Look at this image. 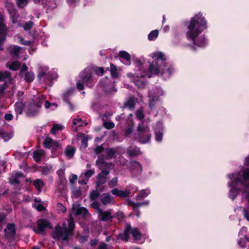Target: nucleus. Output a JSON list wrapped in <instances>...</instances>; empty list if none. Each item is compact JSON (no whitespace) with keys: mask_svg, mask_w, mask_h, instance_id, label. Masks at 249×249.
Here are the masks:
<instances>
[{"mask_svg":"<svg viewBox=\"0 0 249 249\" xmlns=\"http://www.w3.org/2000/svg\"><path fill=\"white\" fill-rule=\"evenodd\" d=\"M207 21L202 14L199 13L192 17L188 25V31L186 35L193 44L199 47H205L207 41L204 35L198 37L204 30L207 29Z\"/></svg>","mask_w":249,"mask_h":249,"instance_id":"f257e3e1","label":"nucleus"},{"mask_svg":"<svg viewBox=\"0 0 249 249\" xmlns=\"http://www.w3.org/2000/svg\"><path fill=\"white\" fill-rule=\"evenodd\" d=\"M153 57L155 58V62L150 63L149 73L144 71V73L141 74L140 75H137L136 76L137 78H143L147 76L150 78L152 77V74H163V68L166 66V58L163 53L161 52H156L153 53Z\"/></svg>","mask_w":249,"mask_h":249,"instance_id":"f03ea898","label":"nucleus"},{"mask_svg":"<svg viewBox=\"0 0 249 249\" xmlns=\"http://www.w3.org/2000/svg\"><path fill=\"white\" fill-rule=\"evenodd\" d=\"M138 136L140 143L145 144L148 143L151 139L149 128L147 124L143 122L140 123L137 127Z\"/></svg>","mask_w":249,"mask_h":249,"instance_id":"7ed1b4c3","label":"nucleus"},{"mask_svg":"<svg viewBox=\"0 0 249 249\" xmlns=\"http://www.w3.org/2000/svg\"><path fill=\"white\" fill-rule=\"evenodd\" d=\"M44 148L50 149L52 148V153L55 156H58L62 153V146L59 142L53 140L49 137H47L43 142Z\"/></svg>","mask_w":249,"mask_h":249,"instance_id":"20e7f679","label":"nucleus"},{"mask_svg":"<svg viewBox=\"0 0 249 249\" xmlns=\"http://www.w3.org/2000/svg\"><path fill=\"white\" fill-rule=\"evenodd\" d=\"M70 234L68 233L64 227L56 226L52 234V238L56 240H62L63 241H68Z\"/></svg>","mask_w":249,"mask_h":249,"instance_id":"39448f33","label":"nucleus"},{"mask_svg":"<svg viewBox=\"0 0 249 249\" xmlns=\"http://www.w3.org/2000/svg\"><path fill=\"white\" fill-rule=\"evenodd\" d=\"M81 78L82 82L90 88H92L97 82V79L92 76V72L89 69L84 70Z\"/></svg>","mask_w":249,"mask_h":249,"instance_id":"423d86ee","label":"nucleus"},{"mask_svg":"<svg viewBox=\"0 0 249 249\" xmlns=\"http://www.w3.org/2000/svg\"><path fill=\"white\" fill-rule=\"evenodd\" d=\"M37 229L34 231L36 233H41L43 232L45 229H52L53 227L48 220L46 219L40 218L37 221Z\"/></svg>","mask_w":249,"mask_h":249,"instance_id":"0eeeda50","label":"nucleus"},{"mask_svg":"<svg viewBox=\"0 0 249 249\" xmlns=\"http://www.w3.org/2000/svg\"><path fill=\"white\" fill-rule=\"evenodd\" d=\"M109 170L104 169L96 177L97 181L95 183V188H98L101 185L105 184L107 181V176L109 175Z\"/></svg>","mask_w":249,"mask_h":249,"instance_id":"6e6552de","label":"nucleus"},{"mask_svg":"<svg viewBox=\"0 0 249 249\" xmlns=\"http://www.w3.org/2000/svg\"><path fill=\"white\" fill-rule=\"evenodd\" d=\"M142 171V167L140 163L134 160L131 162L130 172L133 177L140 175Z\"/></svg>","mask_w":249,"mask_h":249,"instance_id":"1a4fd4ad","label":"nucleus"},{"mask_svg":"<svg viewBox=\"0 0 249 249\" xmlns=\"http://www.w3.org/2000/svg\"><path fill=\"white\" fill-rule=\"evenodd\" d=\"M131 231V226L130 223H127L124 227L123 233H120L118 235V238L121 240L127 242L129 239V233Z\"/></svg>","mask_w":249,"mask_h":249,"instance_id":"9d476101","label":"nucleus"},{"mask_svg":"<svg viewBox=\"0 0 249 249\" xmlns=\"http://www.w3.org/2000/svg\"><path fill=\"white\" fill-rule=\"evenodd\" d=\"M98 217L100 221L104 222H111L115 216L112 215L110 212L108 211H104L103 210H99Z\"/></svg>","mask_w":249,"mask_h":249,"instance_id":"9b49d317","label":"nucleus"},{"mask_svg":"<svg viewBox=\"0 0 249 249\" xmlns=\"http://www.w3.org/2000/svg\"><path fill=\"white\" fill-rule=\"evenodd\" d=\"M71 211L75 216L80 215H86L88 213L87 209L85 207H80V205L78 204H73L71 208Z\"/></svg>","mask_w":249,"mask_h":249,"instance_id":"f8f14e48","label":"nucleus"},{"mask_svg":"<svg viewBox=\"0 0 249 249\" xmlns=\"http://www.w3.org/2000/svg\"><path fill=\"white\" fill-rule=\"evenodd\" d=\"M6 236L14 237L16 233V225L14 223H9L7 225V228L4 230Z\"/></svg>","mask_w":249,"mask_h":249,"instance_id":"ddd939ff","label":"nucleus"},{"mask_svg":"<svg viewBox=\"0 0 249 249\" xmlns=\"http://www.w3.org/2000/svg\"><path fill=\"white\" fill-rule=\"evenodd\" d=\"M39 106L34 104H30L27 110L26 114L29 117L36 116L39 111Z\"/></svg>","mask_w":249,"mask_h":249,"instance_id":"4468645a","label":"nucleus"},{"mask_svg":"<svg viewBox=\"0 0 249 249\" xmlns=\"http://www.w3.org/2000/svg\"><path fill=\"white\" fill-rule=\"evenodd\" d=\"M68 227H64L65 230L68 232L70 235H73V231L75 228L74 220L72 214L70 213L69 215V218L68 220Z\"/></svg>","mask_w":249,"mask_h":249,"instance_id":"2eb2a0df","label":"nucleus"},{"mask_svg":"<svg viewBox=\"0 0 249 249\" xmlns=\"http://www.w3.org/2000/svg\"><path fill=\"white\" fill-rule=\"evenodd\" d=\"M118 153L117 149L114 148H108L106 149V159L107 160L115 158Z\"/></svg>","mask_w":249,"mask_h":249,"instance_id":"dca6fc26","label":"nucleus"},{"mask_svg":"<svg viewBox=\"0 0 249 249\" xmlns=\"http://www.w3.org/2000/svg\"><path fill=\"white\" fill-rule=\"evenodd\" d=\"M118 56L120 58L125 60L127 65L130 64L131 55L128 52L125 51H121L119 52Z\"/></svg>","mask_w":249,"mask_h":249,"instance_id":"f3484780","label":"nucleus"},{"mask_svg":"<svg viewBox=\"0 0 249 249\" xmlns=\"http://www.w3.org/2000/svg\"><path fill=\"white\" fill-rule=\"evenodd\" d=\"M150 194V190L149 189H143L136 196V199L137 200H141L143 199Z\"/></svg>","mask_w":249,"mask_h":249,"instance_id":"a211bd4d","label":"nucleus"},{"mask_svg":"<svg viewBox=\"0 0 249 249\" xmlns=\"http://www.w3.org/2000/svg\"><path fill=\"white\" fill-rule=\"evenodd\" d=\"M103 196L101 198V201L102 204L104 205H107L111 203V201L113 200L112 197L109 193H105Z\"/></svg>","mask_w":249,"mask_h":249,"instance_id":"6ab92c4d","label":"nucleus"},{"mask_svg":"<svg viewBox=\"0 0 249 249\" xmlns=\"http://www.w3.org/2000/svg\"><path fill=\"white\" fill-rule=\"evenodd\" d=\"M127 154L130 157H134L141 155L142 152L139 148L135 146L128 149L127 150Z\"/></svg>","mask_w":249,"mask_h":249,"instance_id":"aec40b11","label":"nucleus"},{"mask_svg":"<svg viewBox=\"0 0 249 249\" xmlns=\"http://www.w3.org/2000/svg\"><path fill=\"white\" fill-rule=\"evenodd\" d=\"M163 135V128L157 129L156 128L155 129V140L158 142H161L162 140Z\"/></svg>","mask_w":249,"mask_h":249,"instance_id":"412c9836","label":"nucleus"},{"mask_svg":"<svg viewBox=\"0 0 249 249\" xmlns=\"http://www.w3.org/2000/svg\"><path fill=\"white\" fill-rule=\"evenodd\" d=\"M7 29L4 23V19L2 16L0 15V35L6 36Z\"/></svg>","mask_w":249,"mask_h":249,"instance_id":"4be33fe9","label":"nucleus"},{"mask_svg":"<svg viewBox=\"0 0 249 249\" xmlns=\"http://www.w3.org/2000/svg\"><path fill=\"white\" fill-rule=\"evenodd\" d=\"M231 187L232 189L230 191L229 196L233 200L237 196L241 190L237 186H233Z\"/></svg>","mask_w":249,"mask_h":249,"instance_id":"5701e85b","label":"nucleus"},{"mask_svg":"<svg viewBox=\"0 0 249 249\" xmlns=\"http://www.w3.org/2000/svg\"><path fill=\"white\" fill-rule=\"evenodd\" d=\"M65 154L70 158L73 157L75 152V148L73 146L68 145L65 149Z\"/></svg>","mask_w":249,"mask_h":249,"instance_id":"b1692460","label":"nucleus"},{"mask_svg":"<svg viewBox=\"0 0 249 249\" xmlns=\"http://www.w3.org/2000/svg\"><path fill=\"white\" fill-rule=\"evenodd\" d=\"M100 195L98 188H95V190H93L90 192L89 199L91 201H94L98 198Z\"/></svg>","mask_w":249,"mask_h":249,"instance_id":"393cba45","label":"nucleus"},{"mask_svg":"<svg viewBox=\"0 0 249 249\" xmlns=\"http://www.w3.org/2000/svg\"><path fill=\"white\" fill-rule=\"evenodd\" d=\"M131 233L136 240H139L142 238V233L137 228L131 229Z\"/></svg>","mask_w":249,"mask_h":249,"instance_id":"a878e982","label":"nucleus"},{"mask_svg":"<svg viewBox=\"0 0 249 249\" xmlns=\"http://www.w3.org/2000/svg\"><path fill=\"white\" fill-rule=\"evenodd\" d=\"M71 93V89H69L65 93H64L62 95L63 100L69 104L71 107H72V104L70 102V97Z\"/></svg>","mask_w":249,"mask_h":249,"instance_id":"bb28decb","label":"nucleus"},{"mask_svg":"<svg viewBox=\"0 0 249 249\" xmlns=\"http://www.w3.org/2000/svg\"><path fill=\"white\" fill-rule=\"evenodd\" d=\"M135 107V103L134 101L132 99H130L124 104V106L122 107L123 108H128L129 109H132L134 108Z\"/></svg>","mask_w":249,"mask_h":249,"instance_id":"cd10ccee","label":"nucleus"},{"mask_svg":"<svg viewBox=\"0 0 249 249\" xmlns=\"http://www.w3.org/2000/svg\"><path fill=\"white\" fill-rule=\"evenodd\" d=\"M110 71L111 77L114 79L118 78V73L117 72V69L116 66L114 65L113 64L111 63L110 65Z\"/></svg>","mask_w":249,"mask_h":249,"instance_id":"c85d7f7f","label":"nucleus"},{"mask_svg":"<svg viewBox=\"0 0 249 249\" xmlns=\"http://www.w3.org/2000/svg\"><path fill=\"white\" fill-rule=\"evenodd\" d=\"M21 66L20 63L18 61H13L8 66L10 70L17 71L18 70Z\"/></svg>","mask_w":249,"mask_h":249,"instance_id":"c756f323","label":"nucleus"},{"mask_svg":"<svg viewBox=\"0 0 249 249\" xmlns=\"http://www.w3.org/2000/svg\"><path fill=\"white\" fill-rule=\"evenodd\" d=\"M134 82L135 85L139 89H144L147 84L146 81L140 79H135Z\"/></svg>","mask_w":249,"mask_h":249,"instance_id":"7c9ffc66","label":"nucleus"},{"mask_svg":"<svg viewBox=\"0 0 249 249\" xmlns=\"http://www.w3.org/2000/svg\"><path fill=\"white\" fill-rule=\"evenodd\" d=\"M239 183H240L242 185H244L245 184V180L243 179V178H242L240 177H237L235 178L230 183V186H236V185H237Z\"/></svg>","mask_w":249,"mask_h":249,"instance_id":"2f4dec72","label":"nucleus"},{"mask_svg":"<svg viewBox=\"0 0 249 249\" xmlns=\"http://www.w3.org/2000/svg\"><path fill=\"white\" fill-rule=\"evenodd\" d=\"M15 111L17 115L22 114L23 110L24 105L22 103L18 104L16 103L15 104Z\"/></svg>","mask_w":249,"mask_h":249,"instance_id":"473e14b6","label":"nucleus"},{"mask_svg":"<svg viewBox=\"0 0 249 249\" xmlns=\"http://www.w3.org/2000/svg\"><path fill=\"white\" fill-rule=\"evenodd\" d=\"M35 79V75L32 71H28L25 74L24 80L28 83L32 82Z\"/></svg>","mask_w":249,"mask_h":249,"instance_id":"72a5a7b5","label":"nucleus"},{"mask_svg":"<svg viewBox=\"0 0 249 249\" xmlns=\"http://www.w3.org/2000/svg\"><path fill=\"white\" fill-rule=\"evenodd\" d=\"M33 185L36 189L40 192L43 186V182L40 179H36L34 181Z\"/></svg>","mask_w":249,"mask_h":249,"instance_id":"f704fd0d","label":"nucleus"},{"mask_svg":"<svg viewBox=\"0 0 249 249\" xmlns=\"http://www.w3.org/2000/svg\"><path fill=\"white\" fill-rule=\"evenodd\" d=\"M53 77L51 74L48 73L47 75L42 79V82H43L45 85L51 86L52 84Z\"/></svg>","mask_w":249,"mask_h":249,"instance_id":"c9c22d12","label":"nucleus"},{"mask_svg":"<svg viewBox=\"0 0 249 249\" xmlns=\"http://www.w3.org/2000/svg\"><path fill=\"white\" fill-rule=\"evenodd\" d=\"M11 76V73L9 71H5L3 72L0 71V81H3L7 79L10 78Z\"/></svg>","mask_w":249,"mask_h":249,"instance_id":"e433bc0d","label":"nucleus"},{"mask_svg":"<svg viewBox=\"0 0 249 249\" xmlns=\"http://www.w3.org/2000/svg\"><path fill=\"white\" fill-rule=\"evenodd\" d=\"M133 130V123L132 121H130L126 126V128L125 130V135L126 136H128V135H130Z\"/></svg>","mask_w":249,"mask_h":249,"instance_id":"4c0bfd02","label":"nucleus"},{"mask_svg":"<svg viewBox=\"0 0 249 249\" xmlns=\"http://www.w3.org/2000/svg\"><path fill=\"white\" fill-rule=\"evenodd\" d=\"M159 35V31L157 30L152 31L148 36V39L151 41L155 40Z\"/></svg>","mask_w":249,"mask_h":249,"instance_id":"58836bf2","label":"nucleus"},{"mask_svg":"<svg viewBox=\"0 0 249 249\" xmlns=\"http://www.w3.org/2000/svg\"><path fill=\"white\" fill-rule=\"evenodd\" d=\"M62 129V126L57 124H54L51 129L50 132L52 134H55L57 132Z\"/></svg>","mask_w":249,"mask_h":249,"instance_id":"ea45409f","label":"nucleus"},{"mask_svg":"<svg viewBox=\"0 0 249 249\" xmlns=\"http://www.w3.org/2000/svg\"><path fill=\"white\" fill-rule=\"evenodd\" d=\"M34 23L33 21L30 20L26 22L23 25V28L25 31H29L33 27Z\"/></svg>","mask_w":249,"mask_h":249,"instance_id":"a19ab883","label":"nucleus"},{"mask_svg":"<svg viewBox=\"0 0 249 249\" xmlns=\"http://www.w3.org/2000/svg\"><path fill=\"white\" fill-rule=\"evenodd\" d=\"M40 171L43 175H47L50 173L51 170V167L47 166H40Z\"/></svg>","mask_w":249,"mask_h":249,"instance_id":"79ce46f5","label":"nucleus"},{"mask_svg":"<svg viewBox=\"0 0 249 249\" xmlns=\"http://www.w3.org/2000/svg\"><path fill=\"white\" fill-rule=\"evenodd\" d=\"M118 178L117 177H114L112 178L109 182H108V186L110 188H113V187H116L118 183Z\"/></svg>","mask_w":249,"mask_h":249,"instance_id":"37998d69","label":"nucleus"},{"mask_svg":"<svg viewBox=\"0 0 249 249\" xmlns=\"http://www.w3.org/2000/svg\"><path fill=\"white\" fill-rule=\"evenodd\" d=\"M41 156L42 154L41 152L38 151H36L34 152L33 159L36 162H39L40 161Z\"/></svg>","mask_w":249,"mask_h":249,"instance_id":"c03bdc74","label":"nucleus"},{"mask_svg":"<svg viewBox=\"0 0 249 249\" xmlns=\"http://www.w3.org/2000/svg\"><path fill=\"white\" fill-rule=\"evenodd\" d=\"M96 163L97 165L104 164L106 166H107L108 164V163L106 162L105 161L104 155H102L101 156H98V159L97 160Z\"/></svg>","mask_w":249,"mask_h":249,"instance_id":"a18cd8bd","label":"nucleus"},{"mask_svg":"<svg viewBox=\"0 0 249 249\" xmlns=\"http://www.w3.org/2000/svg\"><path fill=\"white\" fill-rule=\"evenodd\" d=\"M130 194V192L129 190H125L124 191L121 190L120 192L119 197L121 198H126L128 197Z\"/></svg>","mask_w":249,"mask_h":249,"instance_id":"49530a36","label":"nucleus"},{"mask_svg":"<svg viewBox=\"0 0 249 249\" xmlns=\"http://www.w3.org/2000/svg\"><path fill=\"white\" fill-rule=\"evenodd\" d=\"M159 101L158 97H154L151 99L149 102V107L151 109H153L156 106V102Z\"/></svg>","mask_w":249,"mask_h":249,"instance_id":"de8ad7c7","label":"nucleus"},{"mask_svg":"<svg viewBox=\"0 0 249 249\" xmlns=\"http://www.w3.org/2000/svg\"><path fill=\"white\" fill-rule=\"evenodd\" d=\"M21 48L18 46H14L11 51V53L13 55H18Z\"/></svg>","mask_w":249,"mask_h":249,"instance_id":"09e8293b","label":"nucleus"},{"mask_svg":"<svg viewBox=\"0 0 249 249\" xmlns=\"http://www.w3.org/2000/svg\"><path fill=\"white\" fill-rule=\"evenodd\" d=\"M105 150L104 147H103V144L101 145L97 146L95 149H94V153L96 155H99L101 154Z\"/></svg>","mask_w":249,"mask_h":249,"instance_id":"8fccbe9b","label":"nucleus"},{"mask_svg":"<svg viewBox=\"0 0 249 249\" xmlns=\"http://www.w3.org/2000/svg\"><path fill=\"white\" fill-rule=\"evenodd\" d=\"M247 238L246 236L245 238H241L238 242L239 246L242 248H245L246 247V240Z\"/></svg>","mask_w":249,"mask_h":249,"instance_id":"3c124183","label":"nucleus"},{"mask_svg":"<svg viewBox=\"0 0 249 249\" xmlns=\"http://www.w3.org/2000/svg\"><path fill=\"white\" fill-rule=\"evenodd\" d=\"M104 126L107 129H111L114 127L115 124L111 122H105L104 123Z\"/></svg>","mask_w":249,"mask_h":249,"instance_id":"603ef678","label":"nucleus"},{"mask_svg":"<svg viewBox=\"0 0 249 249\" xmlns=\"http://www.w3.org/2000/svg\"><path fill=\"white\" fill-rule=\"evenodd\" d=\"M94 71L97 75L101 76L104 73L105 71L103 67H96L94 69Z\"/></svg>","mask_w":249,"mask_h":249,"instance_id":"864d4df0","label":"nucleus"},{"mask_svg":"<svg viewBox=\"0 0 249 249\" xmlns=\"http://www.w3.org/2000/svg\"><path fill=\"white\" fill-rule=\"evenodd\" d=\"M48 73H46L43 70H41L37 75V77L39 79V81L40 82H42V79L44 78V77L47 75Z\"/></svg>","mask_w":249,"mask_h":249,"instance_id":"5fc2aeb1","label":"nucleus"},{"mask_svg":"<svg viewBox=\"0 0 249 249\" xmlns=\"http://www.w3.org/2000/svg\"><path fill=\"white\" fill-rule=\"evenodd\" d=\"M242 176L245 181L249 180V168H247L243 171Z\"/></svg>","mask_w":249,"mask_h":249,"instance_id":"6e6d98bb","label":"nucleus"},{"mask_svg":"<svg viewBox=\"0 0 249 249\" xmlns=\"http://www.w3.org/2000/svg\"><path fill=\"white\" fill-rule=\"evenodd\" d=\"M9 182L11 184L15 185L17 184H18L19 183V181L18 179L17 178V177H15L14 176L9 179Z\"/></svg>","mask_w":249,"mask_h":249,"instance_id":"4d7b16f0","label":"nucleus"},{"mask_svg":"<svg viewBox=\"0 0 249 249\" xmlns=\"http://www.w3.org/2000/svg\"><path fill=\"white\" fill-rule=\"evenodd\" d=\"M136 116H137V118L138 119H139L140 120H142L144 118V114L143 113L142 111L141 110H138L136 111Z\"/></svg>","mask_w":249,"mask_h":249,"instance_id":"13d9d810","label":"nucleus"},{"mask_svg":"<svg viewBox=\"0 0 249 249\" xmlns=\"http://www.w3.org/2000/svg\"><path fill=\"white\" fill-rule=\"evenodd\" d=\"M28 3V0H18L17 5L19 7L26 5Z\"/></svg>","mask_w":249,"mask_h":249,"instance_id":"bf43d9fd","label":"nucleus"},{"mask_svg":"<svg viewBox=\"0 0 249 249\" xmlns=\"http://www.w3.org/2000/svg\"><path fill=\"white\" fill-rule=\"evenodd\" d=\"M94 174V171L89 169L86 171L85 173V176L86 178H89Z\"/></svg>","mask_w":249,"mask_h":249,"instance_id":"052dcab7","label":"nucleus"},{"mask_svg":"<svg viewBox=\"0 0 249 249\" xmlns=\"http://www.w3.org/2000/svg\"><path fill=\"white\" fill-rule=\"evenodd\" d=\"M91 206L94 209H96V210H98V213H99V210H102L100 208V204H99V202H97V201H94V202H93L91 204Z\"/></svg>","mask_w":249,"mask_h":249,"instance_id":"680f3d73","label":"nucleus"},{"mask_svg":"<svg viewBox=\"0 0 249 249\" xmlns=\"http://www.w3.org/2000/svg\"><path fill=\"white\" fill-rule=\"evenodd\" d=\"M243 214L244 218H246L248 221H249V212L247 209H243Z\"/></svg>","mask_w":249,"mask_h":249,"instance_id":"e2e57ef3","label":"nucleus"},{"mask_svg":"<svg viewBox=\"0 0 249 249\" xmlns=\"http://www.w3.org/2000/svg\"><path fill=\"white\" fill-rule=\"evenodd\" d=\"M134 62L135 64V66L138 67L139 69H140V68L142 65V61L140 59L136 58L134 59Z\"/></svg>","mask_w":249,"mask_h":249,"instance_id":"0e129e2a","label":"nucleus"},{"mask_svg":"<svg viewBox=\"0 0 249 249\" xmlns=\"http://www.w3.org/2000/svg\"><path fill=\"white\" fill-rule=\"evenodd\" d=\"M4 118L5 120L10 121L13 119V116L11 113H6L4 116Z\"/></svg>","mask_w":249,"mask_h":249,"instance_id":"69168bd1","label":"nucleus"},{"mask_svg":"<svg viewBox=\"0 0 249 249\" xmlns=\"http://www.w3.org/2000/svg\"><path fill=\"white\" fill-rule=\"evenodd\" d=\"M72 194L75 197H78L81 195L82 193L79 189H76L73 191Z\"/></svg>","mask_w":249,"mask_h":249,"instance_id":"338daca9","label":"nucleus"},{"mask_svg":"<svg viewBox=\"0 0 249 249\" xmlns=\"http://www.w3.org/2000/svg\"><path fill=\"white\" fill-rule=\"evenodd\" d=\"M120 191L121 190H119L117 188H114L111 191V192L113 195L119 196Z\"/></svg>","mask_w":249,"mask_h":249,"instance_id":"774afa93","label":"nucleus"}]
</instances>
